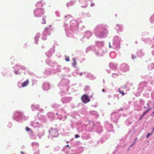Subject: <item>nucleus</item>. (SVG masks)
I'll use <instances>...</instances> for the list:
<instances>
[{
    "label": "nucleus",
    "instance_id": "obj_1",
    "mask_svg": "<svg viewBox=\"0 0 154 154\" xmlns=\"http://www.w3.org/2000/svg\"><path fill=\"white\" fill-rule=\"evenodd\" d=\"M108 26L105 24L100 23L97 25L94 29L95 35L97 37L105 38L108 32Z\"/></svg>",
    "mask_w": 154,
    "mask_h": 154
},
{
    "label": "nucleus",
    "instance_id": "obj_2",
    "mask_svg": "<svg viewBox=\"0 0 154 154\" xmlns=\"http://www.w3.org/2000/svg\"><path fill=\"white\" fill-rule=\"evenodd\" d=\"M78 22L74 20L70 22L69 26L66 22L64 23V26L67 37H70L72 36L73 33L78 29Z\"/></svg>",
    "mask_w": 154,
    "mask_h": 154
},
{
    "label": "nucleus",
    "instance_id": "obj_3",
    "mask_svg": "<svg viewBox=\"0 0 154 154\" xmlns=\"http://www.w3.org/2000/svg\"><path fill=\"white\" fill-rule=\"evenodd\" d=\"M104 45V42L103 41H97L96 42V46H90L88 47L86 49V52H88L90 50L95 52V53L97 56H103L106 51H103L102 48Z\"/></svg>",
    "mask_w": 154,
    "mask_h": 154
},
{
    "label": "nucleus",
    "instance_id": "obj_4",
    "mask_svg": "<svg viewBox=\"0 0 154 154\" xmlns=\"http://www.w3.org/2000/svg\"><path fill=\"white\" fill-rule=\"evenodd\" d=\"M13 118L14 120L17 122H22L23 121L27 120L29 118V117L24 115L23 111L17 110L14 112Z\"/></svg>",
    "mask_w": 154,
    "mask_h": 154
},
{
    "label": "nucleus",
    "instance_id": "obj_5",
    "mask_svg": "<svg viewBox=\"0 0 154 154\" xmlns=\"http://www.w3.org/2000/svg\"><path fill=\"white\" fill-rule=\"evenodd\" d=\"M89 124L93 125L94 127H95L94 124L93 122H88L87 123L84 124L81 122L80 121H78L77 124L76 126L73 123H72L71 126L72 128H73L75 127L78 129L79 132L82 131L83 129L85 128L88 126Z\"/></svg>",
    "mask_w": 154,
    "mask_h": 154
},
{
    "label": "nucleus",
    "instance_id": "obj_6",
    "mask_svg": "<svg viewBox=\"0 0 154 154\" xmlns=\"http://www.w3.org/2000/svg\"><path fill=\"white\" fill-rule=\"evenodd\" d=\"M65 113V111L63 110L62 108H61L60 109H58L57 112L56 113V116L54 115V113L52 112H50L48 113V117L52 119L56 118L61 120L62 119V115Z\"/></svg>",
    "mask_w": 154,
    "mask_h": 154
},
{
    "label": "nucleus",
    "instance_id": "obj_7",
    "mask_svg": "<svg viewBox=\"0 0 154 154\" xmlns=\"http://www.w3.org/2000/svg\"><path fill=\"white\" fill-rule=\"evenodd\" d=\"M14 69V72L16 75H20L22 72L21 70L25 71L27 69L24 66L21 65L16 64L13 67Z\"/></svg>",
    "mask_w": 154,
    "mask_h": 154
},
{
    "label": "nucleus",
    "instance_id": "obj_8",
    "mask_svg": "<svg viewBox=\"0 0 154 154\" xmlns=\"http://www.w3.org/2000/svg\"><path fill=\"white\" fill-rule=\"evenodd\" d=\"M121 40L120 38L118 36H115L113 39L112 48L115 49H118L120 48Z\"/></svg>",
    "mask_w": 154,
    "mask_h": 154
},
{
    "label": "nucleus",
    "instance_id": "obj_9",
    "mask_svg": "<svg viewBox=\"0 0 154 154\" xmlns=\"http://www.w3.org/2000/svg\"><path fill=\"white\" fill-rule=\"evenodd\" d=\"M34 14L35 17H38L43 14L45 12L44 9L41 8H37L34 11Z\"/></svg>",
    "mask_w": 154,
    "mask_h": 154
},
{
    "label": "nucleus",
    "instance_id": "obj_10",
    "mask_svg": "<svg viewBox=\"0 0 154 154\" xmlns=\"http://www.w3.org/2000/svg\"><path fill=\"white\" fill-rule=\"evenodd\" d=\"M69 83V80L66 79H62L58 85L59 88L61 89L62 88V87H64L68 85Z\"/></svg>",
    "mask_w": 154,
    "mask_h": 154
},
{
    "label": "nucleus",
    "instance_id": "obj_11",
    "mask_svg": "<svg viewBox=\"0 0 154 154\" xmlns=\"http://www.w3.org/2000/svg\"><path fill=\"white\" fill-rule=\"evenodd\" d=\"M51 30V29L49 27H47L45 29L43 33V36L42 38V40H45L46 39V36L50 35Z\"/></svg>",
    "mask_w": 154,
    "mask_h": 154
},
{
    "label": "nucleus",
    "instance_id": "obj_12",
    "mask_svg": "<svg viewBox=\"0 0 154 154\" xmlns=\"http://www.w3.org/2000/svg\"><path fill=\"white\" fill-rule=\"evenodd\" d=\"M119 117V114L116 112H112L111 116V119L114 122H116L118 121Z\"/></svg>",
    "mask_w": 154,
    "mask_h": 154
},
{
    "label": "nucleus",
    "instance_id": "obj_13",
    "mask_svg": "<svg viewBox=\"0 0 154 154\" xmlns=\"http://www.w3.org/2000/svg\"><path fill=\"white\" fill-rule=\"evenodd\" d=\"M92 35V33L90 31H87L85 32L84 34L83 37L81 38V40L83 42H85V40H84V39L85 38H86L87 39H89Z\"/></svg>",
    "mask_w": 154,
    "mask_h": 154
},
{
    "label": "nucleus",
    "instance_id": "obj_14",
    "mask_svg": "<svg viewBox=\"0 0 154 154\" xmlns=\"http://www.w3.org/2000/svg\"><path fill=\"white\" fill-rule=\"evenodd\" d=\"M72 99V97H63L61 98L60 100L63 104L67 103L69 102Z\"/></svg>",
    "mask_w": 154,
    "mask_h": 154
},
{
    "label": "nucleus",
    "instance_id": "obj_15",
    "mask_svg": "<svg viewBox=\"0 0 154 154\" xmlns=\"http://www.w3.org/2000/svg\"><path fill=\"white\" fill-rule=\"evenodd\" d=\"M54 68L52 69L53 73L55 74L57 72H60L61 71V66L57 64V63L55 64Z\"/></svg>",
    "mask_w": 154,
    "mask_h": 154
},
{
    "label": "nucleus",
    "instance_id": "obj_16",
    "mask_svg": "<svg viewBox=\"0 0 154 154\" xmlns=\"http://www.w3.org/2000/svg\"><path fill=\"white\" fill-rule=\"evenodd\" d=\"M31 125L34 128H42L43 126V125L39 122H32L31 123Z\"/></svg>",
    "mask_w": 154,
    "mask_h": 154
},
{
    "label": "nucleus",
    "instance_id": "obj_17",
    "mask_svg": "<svg viewBox=\"0 0 154 154\" xmlns=\"http://www.w3.org/2000/svg\"><path fill=\"white\" fill-rule=\"evenodd\" d=\"M120 69L122 71L126 72L128 71L129 66L125 64H123L120 66Z\"/></svg>",
    "mask_w": 154,
    "mask_h": 154
},
{
    "label": "nucleus",
    "instance_id": "obj_18",
    "mask_svg": "<svg viewBox=\"0 0 154 154\" xmlns=\"http://www.w3.org/2000/svg\"><path fill=\"white\" fill-rule=\"evenodd\" d=\"M81 99L84 103H86L90 101V100L88 96L86 94L83 95L81 97Z\"/></svg>",
    "mask_w": 154,
    "mask_h": 154
},
{
    "label": "nucleus",
    "instance_id": "obj_19",
    "mask_svg": "<svg viewBox=\"0 0 154 154\" xmlns=\"http://www.w3.org/2000/svg\"><path fill=\"white\" fill-rule=\"evenodd\" d=\"M123 26L122 24H116L115 26V28L117 31L118 32L122 31Z\"/></svg>",
    "mask_w": 154,
    "mask_h": 154
},
{
    "label": "nucleus",
    "instance_id": "obj_20",
    "mask_svg": "<svg viewBox=\"0 0 154 154\" xmlns=\"http://www.w3.org/2000/svg\"><path fill=\"white\" fill-rule=\"evenodd\" d=\"M54 48H52L50 49L47 52H46L45 54L48 57H50L54 53Z\"/></svg>",
    "mask_w": 154,
    "mask_h": 154
},
{
    "label": "nucleus",
    "instance_id": "obj_21",
    "mask_svg": "<svg viewBox=\"0 0 154 154\" xmlns=\"http://www.w3.org/2000/svg\"><path fill=\"white\" fill-rule=\"evenodd\" d=\"M49 133L51 134H58L57 130L55 128H51L50 130L48 131Z\"/></svg>",
    "mask_w": 154,
    "mask_h": 154
},
{
    "label": "nucleus",
    "instance_id": "obj_22",
    "mask_svg": "<svg viewBox=\"0 0 154 154\" xmlns=\"http://www.w3.org/2000/svg\"><path fill=\"white\" fill-rule=\"evenodd\" d=\"M46 63L51 66L53 67L56 64V63L54 61H51L49 59L47 60L46 61Z\"/></svg>",
    "mask_w": 154,
    "mask_h": 154
},
{
    "label": "nucleus",
    "instance_id": "obj_23",
    "mask_svg": "<svg viewBox=\"0 0 154 154\" xmlns=\"http://www.w3.org/2000/svg\"><path fill=\"white\" fill-rule=\"evenodd\" d=\"M3 75L9 77L12 76V74L8 71H6L5 72H2Z\"/></svg>",
    "mask_w": 154,
    "mask_h": 154
},
{
    "label": "nucleus",
    "instance_id": "obj_24",
    "mask_svg": "<svg viewBox=\"0 0 154 154\" xmlns=\"http://www.w3.org/2000/svg\"><path fill=\"white\" fill-rule=\"evenodd\" d=\"M45 4V3L42 1H41L37 2L35 4V6L37 7H38V8H41Z\"/></svg>",
    "mask_w": 154,
    "mask_h": 154
},
{
    "label": "nucleus",
    "instance_id": "obj_25",
    "mask_svg": "<svg viewBox=\"0 0 154 154\" xmlns=\"http://www.w3.org/2000/svg\"><path fill=\"white\" fill-rule=\"evenodd\" d=\"M43 88L44 90H48L50 89L49 84L46 83L44 84L43 85Z\"/></svg>",
    "mask_w": 154,
    "mask_h": 154
},
{
    "label": "nucleus",
    "instance_id": "obj_26",
    "mask_svg": "<svg viewBox=\"0 0 154 154\" xmlns=\"http://www.w3.org/2000/svg\"><path fill=\"white\" fill-rule=\"evenodd\" d=\"M79 2L80 3L83 4L81 6L82 7L86 8L87 7V4L86 1L83 0H79Z\"/></svg>",
    "mask_w": 154,
    "mask_h": 154
},
{
    "label": "nucleus",
    "instance_id": "obj_27",
    "mask_svg": "<svg viewBox=\"0 0 154 154\" xmlns=\"http://www.w3.org/2000/svg\"><path fill=\"white\" fill-rule=\"evenodd\" d=\"M110 68L112 69L115 70L117 68V65L113 63H111L109 64Z\"/></svg>",
    "mask_w": 154,
    "mask_h": 154
},
{
    "label": "nucleus",
    "instance_id": "obj_28",
    "mask_svg": "<svg viewBox=\"0 0 154 154\" xmlns=\"http://www.w3.org/2000/svg\"><path fill=\"white\" fill-rule=\"evenodd\" d=\"M53 73L52 69H46L45 71L44 72V73L46 75H50Z\"/></svg>",
    "mask_w": 154,
    "mask_h": 154
},
{
    "label": "nucleus",
    "instance_id": "obj_29",
    "mask_svg": "<svg viewBox=\"0 0 154 154\" xmlns=\"http://www.w3.org/2000/svg\"><path fill=\"white\" fill-rule=\"evenodd\" d=\"M90 114L96 118H97L98 115L97 112L95 111H92L90 112Z\"/></svg>",
    "mask_w": 154,
    "mask_h": 154
},
{
    "label": "nucleus",
    "instance_id": "obj_30",
    "mask_svg": "<svg viewBox=\"0 0 154 154\" xmlns=\"http://www.w3.org/2000/svg\"><path fill=\"white\" fill-rule=\"evenodd\" d=\"M137 54V56L140 57H142L144 54V52H143L141 50H139Z\"/></svg>",
    "mask_w": 154,
    "mask_h": 154
},
{
    "label": "nucleus",
    "instance_id": "obj_31",
    "mask_svg": "<svg viewBox=\"0 0 154 154\" xmlns=\"http://www.w3.org/2000/svg\"><path fill=\"white\" fill-rule=\"evenodd\" d=\"M76 2V1L75 0H72L70 1L69 2L67 3L66 4V5L68 7L72 6L74 5L75 3Z\"/></svg>",
    "mask_w": 154,
    "mask_h": 154
},
{
    "label": "nucleus",
    "instance_id": "obj_32",
    "mask_svg": "<svg viewBox=\"0 0 154 154\" xmlns=\"http://www.w3.org/2000/svg\"><path fill=\"white\" fill-rule=\"evenodd\" d=\"M86 77L90 79H95L96 77L90 73H88L86 75Z\"/></svg>",
    "mask_w": 154,
    "mask_h": 154
},
{
    "label": "nucleus",
    "instance_id": "obj_33",
    "mask_svg": "<svg viewBox=\"0 0 154 154\" xmlns=\"http://www.w3.org/2000/svg\"><path fill=\"white\" fill-rule=\"evenodd\" d=\"M40 34L39 33H38L36 34L35 36V37L34 38L35 43L36 44H38V38H39L40 37Z\"/></svg>",
    "mask_w": 154,
    "mask_h": 154
},
{
    "label": "nucleus",
    "instance_id": "obj_34",
    "mask_svg": "<svg viewBox=\"0 0 154 154\" xmlns=\"http://www.w3.org/2000/svg\"><path fill=\"white\" fill-rule=\"evenodd\" d=\"M29 83V81L28 79H27L26 81L23 82L22 84V87H25L28 85Z\"/></svg>",
    "mask_w": 154,
    "mask_h": 154
},
{
    "label": "nucleus",
    "instance_id": "obj_35",
    "mask_svg": "<svg viewBox=\"0 0 154 154\" xmlns=\"http://www.w3.org/2000/svg\"><path fill=\"white\" fill-rule=\"evenodd\" d=\"M39 107V106L38 105H32L31 106V108L32 110H35L37 109Z\"/></svg>",
    "mask_w": 154,
    "mask_h": 154
},
{
    "label": "nucleus",
    "instance_id": "obj_36",
    "mask_svg": "<svg viewBox=\"0 0 154 154\" xmlns=\"http://www.w3.org/2000/svg\"><path fill=\"white\" fill-rule=\"evenodd\" d=\"M112 128L113 127L112 125L110 124H108L106 126V129L109 131H112Z\"/></svg>",
    "mask_w": 154,
    "mask_h": 154
},
{
    "label": "nucleus",
    "instance_id": "obj_37",
    "mask_svg": "<svg viewBox=\"0 0 154 154\" xmlns=\"http://www.w3.org/2000/svg\"><path fill=\"white\" fill-rule=\"evenodd\" d=\"M109 55L112 58H114L116 56V54L115 52L112 51L110 53Z\"/></svg>",
    "mask_w": 154,
    "mask_h": 154
},
{
    "label": "nucleus",
    "instance_id": "obj_38",
    "mask_svg": "<svg viewBox=\"0 0 154 154\" xmlns=\"http://www.w3.org/2000/svg\"><path fill=\"white\" fill-rule=\"evenodd\" d=\"M154 68V63H151L149 64L148 69L149 70H151Z\"/></svg>",
    "mask_w": 154,
    "mask_h": 154
},
{
    "label": "nucleus",
    "instance_id": "obj_39",
    "mask_svg": "<svg viewBox=\"0 0 154 154\" xmlns=\"http://www.w3.org/2000/svg\"><path fill=\"white\" fill-rule=\"evenodd\" d=\"M32 147H34L36 146L37 147H38L39 145L38 143L35 142H32L31 144Z\"/></svg>",
    "mask_w": 154,
    "mask_h": 154
},
{
    "label": "nucleus",
    "instance_id": "obj_40",
    "mask_svg": "<svg viewBox=\"0 0 154 154\" xmlns=\"http://www.w3.org/2000/svg\"><path fill=\"white\" fill-rule=\"evenodd\" d=\"M60 106V105L56 103H54L51 105V106L54 108H57Z\"/></svg>",
    "mask_w": 154,
    "mask_h": 154
},
{
    "label": "nucleus",
    "instance_id": "obj_41",
    "mask_svg": "<svg viewBox=\"0 0 154 154\" xmlns=\"http://www.w3.org/2000/svg\"><path fill=\"white\" fill-rule=\"evenodd\" d=\"M41 121L43 123H45L46 121V119L45 117L42 116L40 118Z\"/></svg>",
    "mask_w": 154,
    "mask_h": 154
},
{
    "label": "nucleus",
    "instance_id": "obj_42",
    "mask_svg": "<svg viewBox=\"0 0 154 154\" xmlns=\"http://www.w3.org/2000/svg\"><path fill=\"white\" fill-rule=\"evenodd\" d=\"M36 136H38L39 138H41V137L39 135H30V137L31 139L35 140L36 139Z\"/></svg>",
    "mask_w": 154,
    "mask_h": 154
},
{
    "label": "nucleus",
    "instance_id": "obj_43",
    "mask_svg": "<svg viewBox=\"0 0 154 154\" xmlns=\"http://www.w3.org/2000/svg\"><path fill=\"white\" fill-rule=\"evenodd\" d=\"M72 60L73 61V63H72V66H74V67L75 68L76 64V60L75 59L73 58Z\"/></svg>",
    "mask_w": 154,
    "mask_h": 154
},
{
    "label": "nucleus",
    "instance_id": "obj_44",
    "mask_svg": "<svg viewBox=\"0 0 154 154\" xmlns=\"http://www.w3.org/2000/svg\"><path fill=\"white\" fill-rule=\"evenodd\" d=\"M63 69L64 70L65 72H69L70 71V69L69 68L66 67H64L63 68Z\"/></svg>",
    "mask_w": 154,
    "mask_h": 154
},
{
    "label": "nucleus",
    "instance_id": "obj_45",
    "mask_svg": "<svg viewBox=\"0 0 154 154\" xmlns=\"http://www.w3.org/2000/svg\"><path fill=\"white\" fill-rule=\"evenodd\" d=\"M151 108H148V109L146 111H144L143 112V113L142 115V116H144L148 112H149V110H151Z\"/></svg>",
    "mask_w": 154,
    "mask_h": 154
},
{
    "label": "nucleus",
    "instance_id": "obj_46",
    "mask_svg": "<svg viewBox=\"0 0 154 154\" xmlns=\"http://www.w3.org/2000/svg\"><path fill=\"white\" fill-rule=\"evenodd\" d=\"M151 108H148V109L146 111H144L143 112V113L142 115V116H144L148 112H149V110H151Z\"/></svg>",
    "mask_w": 154,
    "mask_h": 154
},
{
    "label": "nucleus",
    "instance_id": "obj_47",
    "mask_svg": "<svg viewBox=\"0 0 154 154\" xmlns=\"http://www.w3.org/2000/svg\"><path fill=\"white\" fill-rule=\"evenodd\" d=\"M58 136V135H50V136H48V139L50 138L52 140H54L53 139L54 137H57Z\"/></svg>",
    "mask_w": 154,
    "mask_h": 154
},
{
    "label": "nucleus",
    "instance_id": "obj_48",
    "mask_svg": "<svg viewBox=\"0 0 154 154\" xmlns=\"http://www.w3.org/2000/svg\"><path fill=\"white\" fill-rule=\"evenodd\" d=\"M150 21L151 23H152L154 21V14L151 16Z\"/></svg>",
    "mask_w": 154,
    "mask_h": 154
},
{
    "label": "nucleus",
    "instance_id": "obj_49",
    "mask_svg": "<svg viewBox=\"0 0 154 154\" xmlns=\"http://www.w3.org/2000/svg\"><path fill=\"white\" fill-rule=\"evenodd\" d=\"M26 131L27 132H29L30 134H32V131L31 129L29 128L28 127H26Z\"/></svg>",
    "mask_w": 154,
    "mask_h": 154
},
{
    "label": "nucleus",
    "instance_id": "obj_50",
    "mask_svg": "<svg viewBox=\"0 0 154 154\" xmlns=\"http://www.w3.org/2000/svg\"><path fill=\"white\" fill-rule=\"evenodd\" d=\"M65 60L67 62H69L70 61V59L69 57L67 56L66 55H65Z\"/></svg>",
    "mask_w": 154,
    "mask_h": 154
},
{
    "label": "nucleus",
    "instance_id": "obj_51",
    "mask_svg": "<svg viewBox=\"0 0 154 154\" xmlns=\"http://www.w3.org/2000/svg\"><path fill=\"white\" fill-rule=\"evenodd\" d=\"M90 89V87L89 86H86L85 88L84 91H85L86 92L89 90Z\"/></svg>",
    "mask_w": 154,
    "mask_h": 154
},
{
    "label": "nucleus",
    "instance_id": "obj_52",
    "mask_svg": "<svg viewBox=\"0 0 154 154\" xmlns=\"http://www.w3.org/2000/svg\"><path fill=\"white\" fill-rule=\"evenodd\" d=\"M96 124L98 126V128H99V129H100V132H101V130L102 128L100 125V123L99 122H98L96 123Z\"/></svg>",
    "mask_w": 154,
    "mask_h": 154
},
{
    "label": "nucleus",
    "instance_id": "obj_53",
    "mask_svg": "<svg viewBox=\"0 0 154 154\" xmlns=\"http://www.w3.org/2000/svg\"><path fill=\"white\" fill-rule=\"evenodd\" d=\"M118 91L120 94H122V95L123 96L125 94L124 92L123 91H121L120 88L118 89Z\"/></svg>",
    "mask_w": 154,
    "mask_h": 154
},
{
    "label": "nucleus",
    "instance_id": "obj_54",
    "mask_svg": "<svg viewBox=\"0 0 154 154\" xmlns=\"http://www.w3.org/2000/svg\"><path fill=\"white\" fill-rule=\"evenodd\" d=\"M12 125V123L11 122H9L7 126L9 128H11Z\"/></svg>",
    "mask_w": 154,
    "mask_h": 154
},
{
    "label": "nucleus",
    "instance_id": "obj_55",
    "mask_svg": "<svg viewBox=\"0 0 154 154\" xmlns=\"http://www.w3.org/2000/svg\"><path fill=\"white\" fill-rule=\"evenodd\" d=\"M83 150V148L82 147H79L78 149V151L80 152H82Z\"/></svg>",
    "mask_w": 154,
    "mask_h": 154
},
{
    "label": "nucleus",
    "instance_id": "obj_56",
    "mask_svg": "<svg viewBox=\"0 0 154 154\" xmlns=\"http://www.w3.org/2000/svg\"><path fill=\"white\" fill-rule=\"evenodd\" d=\"M45 17H43L42 18V20L43 21L42 22V24H45L46 23V21H45Z\"/></svg>",
    "mask_w": 154,
    "mask_h": 154
},
{
    "label": "nucleus",
    "instance_id": "obj_57",
    "mask_svg": "<svg viewBox=\"0 0 154 154\" xmlns=\"http://www.w3.org/2000/svg\"><path fill=\"white\" fill-rule=\"evenodd\" d=\"M55 14L56 16L57 17H60V14L58 11H56L55 12Z\"/></svg>",
    "mask_w": 154,
    "mask_h": 154
},
{
    "label": "nucleus",
    "instance_id": "obj_58",
    "mask_svg": "<svg viewBox=\"0 0 154 154\" xmlns=\"http://www.w3.org/2000/svg\"><path fill=\"white\" fill-rule=\"evenodd\" d=\"M112 76L114 78H116L118 75L116 73H112Z\"/></svg>",
    "mask_w": 154,
    "mask_h": 154
},
{
    "label": "nucleus",
    "instance_id": "obj_59",
    "mask_svg": "<svg viewBox=\"0 0 154 154\" xmlns=\"http://www.w3.org/2000/svg\"><path fill=\"white\" fill-rule=\"evenodd\" d=\"M65 92L64 91H61L60 92V94L61 95V96H63V95H64L65 94Z\"/></svg>",
    "mask_w": 154,
    "mask_h": 154
},
{
    "label": "nucleus",
    "instance_id": "obj_60",
    "mask_svg": "<svg viewBox=\"0 0 154 154\" xmlns=\"http://www.w3.org/2000/svg\"><path fill=\"white\" fill-rule=\"evenodd\" d=\"M114 100H118L119 98L117 95H115L114 97Z\"/></svg>",
    "mask_w": 154,
    "mask_h": 154
},
{
    "label": "nucleus",
    "instance_id": "obj_61",
    "mask_svg": "<svg viewBox=\"0 0 154 154\" xmlns=\"http://www.w3.org/2000/svg\"><path fill=\"white\" fill-rule=\"evenodd\" d=\"M137 138H136L133 143L130 145V147H131L132 145H134L136 143L135 141L137 140Z\"/></svg>",
    "mask_w": 154,
    "mask_h": 154
},
{
    "label": "nucleus",
    "instance_id": "obj_62",
    "mask_svg": "<svg viewBox=\"0 0 154 154\" xmlns=\"http://www.w3.org/2000/svg\"><path fill=\"white\" fill-rule=\"evenodd\" d=\"M59 149V147H56L54 148V149L55 151L58 150Z\"/></svg>",
    "mask_w": 154,
    "mask_h": 154
},
{
    "label": "nucleus",
    "instance_id": "obj_63",
    "mask_svg": "<svg viewBox=\"0 0 154 154\" xmlns=\"http://www.w3.org/2000/svg\"><path fill=\"white\" fill-rule=\"evenodd\" d=\"M131 122H128L127 121L126 122V125H130L131 124Z\"/></svg>",
    "mask_w": 154,
    "mask_h": 154
},
{
    "label": "nucleus",
    "instance_id": "obj_64",
    "mask_svg": "<svg viewBox=\"0 0 154 154\" xmlns=\"http://www.w3.org/2000/svg\"><path fill=\"white\" fill-rule=\"evenodd\" d=\"M34 154H40L39 150H38V151L35 152Z\"/></svg>",
    "mask_w": 154,
    "mask_h": 154
}]
</instances>
